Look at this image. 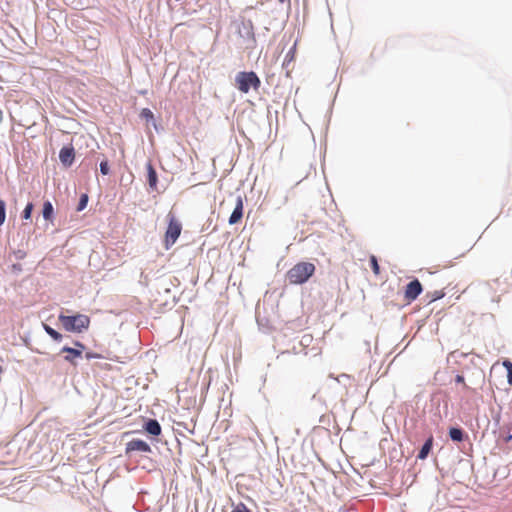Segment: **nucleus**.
<instances>
[{
    "mask_svg": "<svg viewBox=\"0 0 512 512\" xmlns=\"http://www.w3.org/2000/svg\"><path fill=\"white\" fill-rule=\"evenodd\" d=\"M315 269L311 262H299L287 271L286 279L292 285L303 284L315 273Z\"/></svg>",
    "mask_w": 512,
    "mask_h": 512,
    "instance_id": "f257e3e1",
    "label": "nucleus"
},
{
    "mask_svg": "<svg viewBox=\"0 0 512 512\" xmlns=\"http://www.w3.org/2000/svg\"><path fill=\"white\" fill-rule=\"evenodd\" d=\"M58 319L65 330L70 332L81 333L82 331L87 330L90 325V318L84 314H77L74 316L60 314Z\"/></svg>",
    "mask_w": 512,
    "mask_h": 512,
    "instance_id": "f03ea898",
    "label": "nucleus"
},
{
    "mask_svg": "<svg viewBox=\"0 0 512 512\" xmlns=\"http://www.w3.org/2000/svg\"><path fill=\"white\" fill-rule=\"evenodd\" d=\"M236 86L242 93H248L251 88L258 90L261 81L255 72H239L235 78Z\"/></svg>",
    "mask_w": 512,
    "mask_h": 512,
    "instance_id": "7ed1b4c3",
    "label": "nucleus"
},
{
    "mask_svg": "<svg viewBox=\"0 0 512 512\" xmlns=\"http://www.w3.org/2000/svg\"><path fill=\"white\" fill-rule=\"evenodd\" d=\"M167 218L168 227L165 232L164 244L165 248L169 249L179 238L182 231V225L176 216L171 212L167 215Z\"/></svg>",
    "mask_w": 512,
    "mask_h": 512,
    "instance_id": "20e7f679",
    "label": "nucleus"
},
{
    "mask_svg": "<svg viewBox=\"0 0 512 512\" xmlns=\"http://www.w3.org/2000/svg\"><path fill=\"white\" fill-rule=\"evenodd\" d=\"M423 291L422 285L418 279L409 282L404 291V298L409 304L414 301Z\"/></svg>",
    "mask_w": 512,
    "mask_h": 512,
    "instance_id": "39448f33",
    "label": "nucleus"
},
{
    "mask_svg": "<svg viewBox=\"0 0 512 512\" xmlns=\"http://www.w3.org/2000/svg\"><path fill=\"white\" fill-rule=\"evenodd\" d=\"M243 209H244L243 200H242L241 196H238L236 199V206H235L232 214L229 217L230 225H235L242 220Z\"/></svg>",
    "mask_w": 512,
    "mask_h": 512,
    "instance_id": "423d86ee",
    "label": "nucleus"
},
{
    "mask_svg": "<svg viewBox=\"0 0 512 512\" xmlns=\"http://www.w3.org/2000/svg\"><path fill=\"white\" fill-rule=\"evenodd\" d=\"M132 451H141V452H151V448L148 443L140 439H134L127 443L126 453H130Z\"/></svg>",
    "mask_w": 512,
    "mask_h": 512,
    "instance_id": "0eeeda50",
    "label": "nucleus"
},
{
    "mask_svg": "<svg viewBox=\"0 0 512 512\" xmlns=\"http://www.w3.org/2000/svg\"><path fill=\"white\" fill-rule=\"evenodd\" d=\"M74 149L72 147H63L59 152V159L65 166H70L74 161Z\"/></svg>",
    "mask_w": 512,
    "mask_h": 512,
    "instance_id": "6e6552de",
    "label": "nucleus"
},
{
    "mask_svg": "<svg viewBox=\"0 0 512 512\" xmlns=\"http://www.w3.org/2000/svg\"><path fill=\"white\" fill-rule=\"evenodd\" d=\"M145 430L153 436H158L161 433V426L157 420L150 419L145 425Z\"/></svg>",
    "mask_w": 512,
    "mask_h": 512,
    "instance_id": "1a4fd4ad",
    "label": "nucleus"
},
{
    "mask_svg": "<svg viewBox=\"0 0 512 512\" xmlns=\"http://www.w3.org/2000/svg\"><path fill=\"white\" fill-rule=\"evenodd\" d=\"M147 179H148V184L150 186L151 189H156V186H157V173L154 169V167L152 166L151 163H148L147 165Z\"/></svg>",
    "mask_w": 512,
    "mask_h": 512,
    "instance_id": "9d476101",
    "label": "nucleus"
},
{
    "mask_svg": "<svg viewBox=\"0 0 512 512\" xmlns=\"http://www.w3.org/2000/svg\"><path fill=\"white\" fill-rule=\"evenodd\" d=\"M62 352L68 353V355L65 356V360L70 363H74L75 358L81 357V355H82L81 350H78L76 348H71V347H63Z\"/></svg>",
    "mask_w": 512,
    "mask_h": 512,
    "instance_id": "9b49d317",
    "label": "nucleus"
},
{
    "mask_svg": "<svg viewBox=\"0 0 512 512\" xmlns=\"http://www.w3.org/2000/svg\"><path fill=\"white\" fill-rule=\"evenodd\" d=\"M433 446V437L430 436L425 443L423 444L421 450L419 451L418 458L424 460L427 458L429 452L431 451Z\"/></svg>",
    "mask_w": 512,
    "mask_h": 512,
    "instance_id": "f8f14e48",
    "label": "nucleus"
},
{
    "mask_svg": "<svg viewBox=\"0 0 512 512\" xmlns=\"http://www.w3.org/2000/svg\"><path fill=\"white\" fill-rule=\"evenodd\" d=\"M42 214L45 220L52 221L54 215V208L50 201L44 202Z\"/></svg>",
    "mask_w": 512,
    "mask_h": 512,
    "instance_id": "ddd939ff",
    "label": "nucleus"
},
{
    "mask_svg": "<svg viewBox=\"0 0 512 512\" xmlns=\"http://www.w3.org/2000/svg\"><path fill=\"white\" fill-rule=\"evenodd\" d=\"M449 436L453 441L461 442L464 439V433L460 428H450Z\"/></svg>",
    "mask_w": 512,
    "mask_h": 512,
    "instance_id": "4468645a",
    "label": "nucleus"
},
{
    "mask_svg": "<svg viewBox=\"0 0 512 512\" xmlns=\"http://www.w3.org/2000/svg\"><path fill=\"white\" fill-rule=\"evenodd\" d=\"M44 330L55 341H61L62 340V335L59 332H57L55 329L50 327L49 325L44 324Z\"/></svg>",
    "mask_w": 512,
    "mask_h": 512,
    "instance_id": "2eb2a0df",
    "label": "nucleus"
},
{
    "mask_svg": "<svg viewBox=\"0 0 512 512\" xmlns=\"http://www.w3.org/2000/svg\"><path fill=\"white\" fill-rule=\"evenodd\" d=\"M503 366L505 367V369L507 371V381H508L509 385L512 386V362H510L509 360H505L503 362Z\"/></svg>",
    "mask_w": 512,
    "mask_h": 512,
    "instance_id": "dca6fc26",
    "label": "nucleus"
},
{
    "mask_svg": "<svg viewBox=\"0 0 512 512\" xmlns=\"http://www.w3.org/2000/svg\"><path fill=\"white\" fill-rule=\"evenodd\" d=\"M370 264H371V268L373 270V273L375 275H379L380 274V267H379V264H378L376 256H374V255L370 256Z\"/></svg>",
    "mask_w": 512,
    "mask_h": 512,
    "instance_id": "f3484780",
    "label": "nucleus"
},
{
    "mask_svg": "<svg viewBox=\"0 0 512 512\" xmlns=\"http://www.w3.org/2000/svg\"><path fill=\"white\" fill-rule=\"evenodd\" d=\"M32 211H33V204L29 202L22 212V218L25 220L30 219Z\"/></svg>",
    "mask_w": 512,
    "mask_h": 512,
    "instance_id": "a211bd4d",
    "label": "nucleus"
},
{
    "mask_svg": "<svg viewBox=\"0 0 512 512\" xmlns=\"http://www.w3.org/2000/svg\"><path fill=\"white\" fill-rule=\"evenodd\" d=\"M6 219V204L5 201L0 199V226L5 222Z\"/></svg>",
    "mask_w": 512,
    "mask_h": 512,
    "instance_id": "6ab92c4d",
    "label": "nucleus"
},
{
    "mask_svg": "<svg viewBox=\"0 0 512 512\" xmlns=\"http://www.w3.org/2000/svg\"><path fill=\"white\" fill-rule=\"evenodd\" d=\"M88 203V196L86 194H83L80 198V201L78 203L77 211H82L85 209Z\"/></svg>",
    "mask_w": 512,
    "mask_h": 512,
    "instance_id": "aec40b11",
    "label": "nucleus"
},
{
    "mask_svg": "<svg viewBox=\"0 0 512 512\" xmlns=\"http://www.w3.org/2000/svg\"><path fill=\"white\" fill-rule=\"evenodd\" d=\"M141 117L146 119L147 121H149V120H153L154 115H153V112L150 109L144 108L141 111Z\"/></svg>",
    "mask_w": 512,
    "mask_h": 512,
    "instance_id": "412c9836",
    "label": "nucleus"
},
{
    "mask_svg": "<svg viewBox=\"0 0 512 512\" xmlns=\"http://www.w3.org/2000/svg\"><path fill=\"white\" fill-rule=\"evenodd\" d=\"M109 164H108V161H102L100 163V172L103 174V175H108L109 174Z\"/></svg>",
    "mask_w": 512,
    "mask_h": 512,
    "instance_id": "4be33fe9",
    "label": "nucleus"
},
{
    "mask_svg": "<svg viewBox=\"0 0 512 512\" xmlns=\"http://www.w3.org/2000/svg\"><path fill=\"white\" fill-rule=\"evenodd\" d=\"M231 512H251L243 503H239Z\"/></svg>",
    "mask_w": 512,
    "mask_h": 512,
    "instance_id": "5701e85b",
    "label": "nucleus"
},
{
    "mask_svg": "<svg viewBox=\"0 0 512 512\" xmlns=\"http://www.w3.org/2000/svg\"><path fill=\"white\" fill-rule=\"evenodd\" d=\"M442 297H444V292H442V291H435L433 293L432 301L441 299Z\"/></svg>",
    "mask_w": 512,
    "mask_h": 512,
    "instance_id": "b1692460",
    "label": "nucleus"
},
{
    "mask_svg": "<svg viewBox=\"0 0 512 512\" xmlns=\"http://www.w3.org/2000/svg\"><path fill=\"white\" fill-rule=\"evenodd\" d=\"M85 356H86L87 359L101 358L100 354L94 353V352H87Z\"/></svg>",
    "mask_w": 512,
    "mask_h": 512,
    "instance_id": "393cba45",
    "label": "nucleus"
},
{
    "mask_svg": "<svg viewBox=\"0 0 512 512\" xmlns=\"http://www.w3.org/2000/svg\"><path fill=\"white\" fill-rule=\"evenodd\" d=\"M75 346H76L77 348H79L78 350H81V351L85 348L84 344H82V343H81V342H79V341L75 342Z\"/></svg>",
    "mask_w": 512,
    "mask_h": 512,
    "instance_id": "a878e982",
    "label": "nucleus"
},
{
    "mask_svg": "<svg viewBox=\"0 0 512 512\" xmlns=\"http://www.w3.org/2000/svg\"><path fill=\"white\" fill-rule=\"evenodd\" d=\"M456 381H457V382H459V383L464 382V378H463V376L457 375V377H456Z\"/></svg>",
    "mask_w": 512,
    "mask_h": 512,
    "instance_id": "bb28decb",
    "label": "nucleus"
},
{
    "mask_svg": "<svg viewBox=\"0 0 512 512\" xmlns=\"http://www.w3.org/2000/svg\"><path fill=\"white\" fill-rule=\"evenodd\" d=\"M512 440V434H509L505 437V442H509Z\"/></svg>",
    "mask_w": 512,
    "mask_h": 512,
    "instance_id": "cd10ccee",
    "label": "nucleus"
},
{
    "mask_svg": "<svg viewBox=\"0 0 512 512\" xmlns=\"http://www.w3.org/2000/svg\"><path fill=\"white\" fill-rule=\"evenodd\" d=\"M288 57H291L290 59L293 58V54L291 53V51L288 54H286V58H288Z\"/></svg>",
    "mask_w": 512,
    "mask_h": 512,
    "instance_id": "c85d7f7f",
    "label": "nucleus"
},
{
    "mask_svg": "<svg viewBox=\"0 0 512 512\" xmlns=\"http://www.w3.org/2000/svg\"><path fill=\"white\" fill-rule=\"evenodd\" d=\"M288 57H291L290 59L293 58V54L291 53V51L288 54H286V58H288Z\"/></svg>",
    "mask_w": 512,
    "mask_h": 512,
    "instance_id": "c756f323",
    "label": "nucleus"
}]
</instances>
